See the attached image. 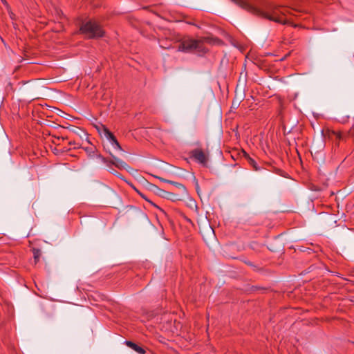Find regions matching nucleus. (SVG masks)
Listing matches in <instances>:
<instances>
[{
    "label": "nucleus",
    "instance_id": "9",
    "mask_svg": "<svg viewBox=\"0 0 354 354\" xmlns=\"http://www.w3.org/2000/svg\"><path fill=\"white\" fill-rule=\"evenodd\" d=\"M163 196L171 201H179L183 200V197L180 196L178 194L164 191Z\"/></svg>",
    "mask_w": 354,
    "mask_h": 354
},
{
    "label": "nucleus",
    "instance_id": "3",
    "mask_svg": "<svg viewBox=\"0 0 354 354\" xmlns=\"http://www.w3.org/2000/svg\"><path fill=\"white\" fill-rule=\"evenodd\" d=\"M202 41L198 39H185L178 46V50L182 52H190L193 50L200 48Z\"/></svg>",
    "mask_w": 354,
    "mask_h": 354
},
{
    "label": "nucleus",
    "instance_id": "15",
    "mask_svg": "<svg viewBox=\"0 0 354 354\" xmlns=\"http://www.w3.org/2000/svg\"><path fill=\"white\" fill-rule=\"evenodd\" d=\"M349 135H351L352 136H354V133H353V130L352 129L350 130Z\"/></svg>",
    "mask_w": 354,
    "mask_h": 354
},
{
    "label": "nucleus",
    "instance_id": "1",
    "mask_svg": "<svg viewBox=\"0 0 354 354\" xmlns=\"http://www.w3.org/2000/svg\"><path fill=\"white\" fill-rule=\"evenodd\" d=\"M241 8L245 9L251 12L260 15L270 21L281 24H290V20L288 19V15L290 13L289 10L281 6H271L266 10H260L244 0H232Z\"/></svg>",
    "mask_w": 354,
    "mask_h": 354
},
{
    "label": "nucleus",
    "instance_id": "8",
    "mask_svg": "<svg viewBox=\"0 0 354 354\" xmlns=\"http://www.w3.org/2000/svg\"><path fill=\"white\" fill-rule=\"evenodd\" d=\"M326 135L330 138H333L335 137L337 140H341L344 139V136L342 133L339 131L333 130V129H327Z\"/></svg>",
    "mask_w": 354,
    "mask_h": 354
},
{
    "label": "nucleus",
    "instance_id": "7",
    "mask_svg": "<svg viewBox=\"0 0 354 354\" xmlns=\"http://www.w3.org/2000/svg\"><path fill=\"white\" fill-rule=\"evenodd\" d=\"M124 344L139 354H145V350L131 341H125Z\"/></svg>",
    "mask_w": 354,
    "mask_h": 354
},
{
    "label": "nucleus",
    "instance_id": "2",
    "mask_svg": "<svg viewBox=\"0 0 354 354\" xmlns=\"http://www.w3.org/2000/svg\"><path fill=\"white\" fill-rule=\"evenodd\" d=\"M80 30L82 34L89 39L101 37L104 34L102 27L93 21H89L83 24Z\"/></svg>",
    "mask_w": 354,
    "mask_h": 354
},
{
    "label": "nucleus",
    "instance_id": "4",
    "mask_svg": "<svg viewBox=\"0 0 354 354\" xmlns=\"http://www.w3.org/2000/svg\"><path fill=\"white\" fill-rule=\"evenodd\" d=\"M192 156L199 163L206 165L209 160V152L201 149H196L192 151Z\"/></svg>",
    "mask_w": 354,
    "mask_h": 354
},
{
    "label": "nucleus",
    "instance_id": "5",
    "mask_svg": "<svg viewBox=\"0 0 354 354\" xmlns=\"http://www.w3.org/2000/svg\"><path fill=\"white\" fill-rule=\"evenodd\" d=\"M216 223H198L200 232L207 236L214 234V227Z\"/></svg>",
    "mask_w": 354,
    "mask_h": 354
},
{
    "label": "nucleus",
    "instance_id": "6",
    "mask_svg": "<svg viewBox=\"0 0 354 354\" xmlns=\"http://www.w3.org/2000/svg\"><path fill=\"white\" fill-rule=\"evenodd\" d=\"M106 138L109 140V145L112 147V149L115 151H122V148L115 138V136L111 133L109 134Z\"/></svg>",
    "mask_w": 354,
    "mask_h": 354
},
{
    "label": "nucleus",
    "instance_id": "10",
    "mask_svg": "<svg viewBox=\"0 0 354 354\" xmlns=\"http://www.w3.org/2000/svg\"><path fill=\"white\" fill-rule=\"evenodd\" d=\"M95 127L96 128L97 131L100 133V134H104V136L106 138L108 136V133L110 134L111 133L107 128H106V127L104 125H103L101 123H99L97 124H95Z\"/></svg>",
    "mask_w": 354,
    "mask_h": 354
},
{
    "label": "nucleus",
    "instance_id": "14",
    "mask_svg": "<svg viewBox=\"0 0 354 354\" xmlns=\"http://www.w3.org/2000/svg\"><path fill=\"white\" fill-rule=\"evenodd\" d=\"M250 163L254 168L255 170H257V171L259 170V168L257 166V163L254 160L250 159Z\"/></svg>",
    "mask_w": 354,
    "mask_h": 354
},
{
    "label": "nucleus",
    "instance_id": "13",
    "mask_svg": "<svg viewBox=\"0 0 354 354\" xmlns=\"http://www.w3.org/2000/svg\"><path fill=\"white\" fill-rule=\"evenodd\" d=\"M33 254H34L35 261V263H37L39 259V257L41 255V252L38 249H34Z\"/></svg>",
    "mask_w": 354,
    "mask_h": 354
},
{
    "label": "nucleus",
    "instance_id": "16",
    "mask_svg": "<svg viewBox=\"0 0 354 354\" xmlns=\"http://www.w3.org/2000/svg\"><path fill=\"white\" fill-rule=\"evenodd\" d=\"M248 265H252L250 262H245Z\"/></svg>",
    "mask_w": 354,
    "mask_h": 354
},
{
    "label": "nucleus",
    "instance_id": "12",
    "mask_svg": "<svg viewBox=\"0 0 354 354\" xmlns=\"http://www.w3.org/2000/svg\"><path fill=\"white\" fill-rule=\"evenodd\" d=\"M167 182L175 185L177 188L180 189L182 191L183 196H187V195H188L187 191L185 187L183 184L176 183V182H174V181H170V180H167Z\"/></svg>",
    "mask_w": 354,
    "mask_h": 354
},
{
    "label": "nucleus",
    "instance_id": "11",
    "mask_svg": "<svg viewBox=\"0 0 354 354\" xmlns=\"http://www.w3.org/2000/svg\"><path fill=\"white\" fill-rule=\"evenodd\" d=\"M109 153L113 156V164L115 165L116 167H118L119 168H124V169H125L127 167V165L125 162H124L123 160H122L118 158L114 157L113 156L112 152L110 150H109Z\"/></svg>",
    "mask_w": 354,
    "mask_h": 354
}]
</instances>
